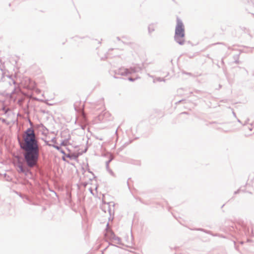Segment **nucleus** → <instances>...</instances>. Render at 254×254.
<instances>
[{"mask_svg":"<svg viewBox=\"0 0 254 254\" xmlns=\"http://www.w3.org/2000/svg\"><path fill=\"white\" fill-rule=\"evenodd\" d=\"M61 134L62 137L64 138L62 142V145L66 146L69 144V140L70 137L69 131L67 130H63Z\"/></svg>","mask_w":254,"mask_h":254,"instance_id":"obj_3","label":"nucleus"},{"mask_svg":"<svg viewBox=\"0 0 254 254\" xmlns=\"http://www.w3.org/2000/svg\"><path fill=\"white\" fill-rule=\"evenodd\" d=\"M15 166L16 167L18 172L24 173L25 172V169L23 167V163L22 162H19L15 165Z\"/></svg>","mask_w":254,"mask_h":254,"instance_id":"obj_4","label":"nucleus"},{"mask_svg":"<svg viewBox=\"0 0 254 254\" xmlns=\"http://www.w3.org/2000/svg\"><path fill=\"white\" fill-rule=\"evenodd\" d=\"M20 146L25 151L24 156L27 165L30 167L36 165L39 157V147L32 128H28L25 131Z\"/></svg>","mask_w":254,"mask_h":254,"instance_id":"obj_1","label":"nucleus"},{"mask_svg":"<svg viewBox=\"0 0 254 254\" xmlns=\"http://www.w3.org/2000/svg\"><path fill=\"white\" fill-rule=\"evenodd\" d=\"M68 156L69 157H73L74 158H76L78 157V154H72L71 153V154H69Z\"/></svg>","mask_w":254,"mask_h":254,"instance_id":"obj_5","label":"nucleus"},{"mask_svg":"<svg viewBox=\"0 0 254 254\" xmlns=\"http://www.w3.org/2000/svg\"><path fill=\"white\" fill-rule=\"evenodd\" d=\"M185 31L183 23L178 21L177 28L176 29V41L182 45L185 42Z\"/></svg>","mask_w":254,"mask_h":254,"instance_id":"obj_2","label":"nucleus"}]
</instances>
